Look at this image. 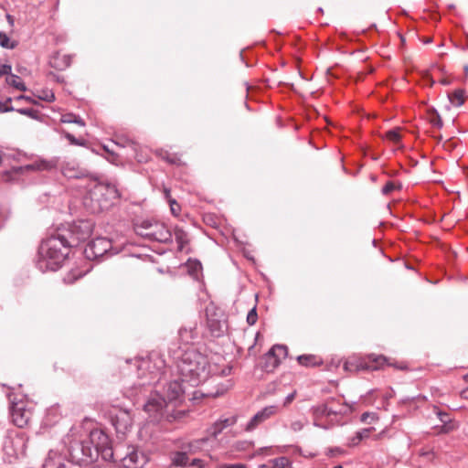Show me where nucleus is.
Returning a JSON list of instances; mask_svg holds the SVG:
<instances>
[{"label":"nucleus","mask_w":468,"mask_h":468,"mask_svg":"<svg viewBox=\"0 0 468 468\" xmlns=\"http://www.w3.org/2000/svg\"><path fill=\"white\" fill-rule=\"evenodd\" d=\"M303 428V423L301 420H294L291 423V429L293 431H300Z\"/></svg>","instance_id":"3c124183"},{"label":"nucleus","mask_w":468,"mask_h":468,"mask_svg":"<svg viewBox=\"0 0 468 468\" xmlns=\"http://www.w3.org/2000/svg\"><path fill=\"white\" fill-rule=\"evenodd\" d=\"M170 465L174 468H187L191 460L190 454L178 447L169 453Z\"/></svg>","instance_id":"dca6fc26"},{"label":"nucleus","mask_w":468,"mask_h":468,"mask_svg":"<svg viewBox=\"0 0 468 468\" xmlns=\"http://www.w3.org/2000/svg\"><path fill=\"white\" fill-rule=\"evenodd\" d=\"M386 139H388V141H390L394 144H398L400 141V134H399V130L393 129V130L388 131L386 133Z\"/></svg>","instance_id":"a19ab883"},{"label":"nucleus","mask_w":468,"mask_h":468,"mask_svg":"<svg viewBox=\"0 0 468 468\" xmlns=\"http://www.w3.org/2000/svg\"><path fill=\"white\" fill-rule=\"evenodd\" d=\"M167 161H168L169 163H173V164H174V163H176V159H175V158H171V159H170V158H167Z\"/></svg>","instance_id":"69168bd1"},{"label":"nucleus","mask_w":468,"mask_h":468,"mask_svg":"<svg viewBox=\"0 0 468 468\" xmlns=\"http://www.w3.org/2000/svg\"><path fill=\"white\" fill-rule=\"evenodd\" d=\"M135 233L153 242L172 243L173 234L164 222L154 219H144L134 224Z\"/></svg>","instance_id":"423d86ee"},{"label":"nucleus","mask_w":468,"mask_h":468,"mask_svg":"<svg viewBox=\"0 0 468 468\" xmlns=\"http://www.w3.org/2000/svg\"><path fill=\"white\" fill-rule=\"evenodd\" d=\"M69 248L66 234L58 232L48 237L39 246L37 267L42 272L57 271L69 255Z\"/></svg>","instance_id":"7ed1b4c3"},{"label":"nucleus","mask_w":468,"mask_h":468,"mask_svg":"<svg viewBox=\"0 0 468 468\" xmlns=\"http://www.w3.org/2000/svg\"><path fill=\"white\" fill-rule=\"evenodd\" d=\"M187 333H188V332H187V330H186V328H184V329H180V330H179V335H180V336H181L184 340H186V341H188V338H187L186 336H185V335H186Z\"/></svg>","instance_id":"052dcab7"},{"label":"nucleus","mask_w":468,"mask_h":468,"mask_svg":"<svg viewBox=\"0 0 468 468\" xmlns=\"http://www.w3.org/2000/svg\"><path fill=\"white\" fill-rule=\"evenodd\" d=\"M185 393L186 388L181 382L170 381L164 388L163 393L154 391L150 395L144 404V411L153 421H172L181 416V412L175 413L174 409L183 400Z\"/></svg>","instance_id":"f03ea898"},{"label":"nucleus","mask_w":468,"mask_h":468,"mask_svg":"<svg viewBox=\"0 0 468 468\" xmlns=\"http://www.w3.org/2000/svg\"><path fill=\"white\" fill-rule=\"evenodd\" d=\"M259 468H274V465H273L272 461L271 460V461H270V462H268L267 463L261 464V465L259 466Z\"/></svg>","instance_id":"bf43d9fd"},{"label":"nucleus","mask_w":468,"mask_h":468,"mask_svg":"<svg viewBox=\"0 0 468 468\" xmlns=\"http://www.w3.org/2000/svg\"><path fill=\"white\" fill-rule=\"evenodd\" d=\"M219 468H247L245 464L242 463H231V464H222Z\"/></svg>","instance_id":"5fc2aeb1"},{"label":"nucleus","mask_w":468,"mask_h":468,"mask_svg":"<svg viewBox=\"0 0 468 468\" xmlns=\"http://www.w3.org/2000/svg\"><path fill=\"white\" fill-rule=\"evenodd\" d=\"M25 446L22 437H12L5 430V438L2 439L0 445V458L5 463H13L19 454H24Z\"/></svg>","instance_id":"6e6552de"},{"label":"nucleus","mask_w":468,"mask_h":468,"mask_svg":"<svg viewBox=\"0 0 468 468\" xmlns=\"http://www.w3.org/2000/svg\"><path fill=\"white\" fill-rule=\"evenodd\" d=\"M163 367H164V361H163V360H160V361H159V366H158V367H157V372H156V373H158V372H159ZM156 375H157V374H155V376H156Z\"/></svg>","instance_id":"e2e57ef3"},{"label":"nucleus","mask_w":468,"mask_h":468,"mask_svg":"<svg viewBox=\"0 0 468 468\" xmlns=\"http://www.w3.org/2000/svg\"><path fill=\"white\" fill-rule=\"evenodd\" d=\"M71 64V57L69 55L55 53L49 59L50 67L58 69L64 70Z\"/></svg>","instance_id":"a211bd4d"},{"label":"nucleus","mask_w":468,"mask_h":468,"mask_svg":"<svg viewBox=\"0 0 468 468\" xmlns=\"http://www.w3.org/2000/svg\"><path fill=\"white\" fill-rule=\"evenodd\" d=\"M0 46L7 49H14L17 46V42L10 39L4 32H0Z\"/></svg>","instance_id":"c756f323"},{"label":"nucleus","mask_w":468,"mask_h":468,"mask_svg":"<svg viewBox=\"0 0 468 468\" xmlns=\"http://www.w3.org/2000/svg\"><path fill=\"white\" fill-rule=\"evenodd\" d=\"M17 112L20 114L29 116L31 118H35L37 115V112L32 108H22V109H18Z\"/></svg>","instance_id":"49530a36"},{"label":"nucleus","mask_w":468,"mask_h":468,"mask_svg":"<svg viewBox=\"0 0 468 468\" xmlns=\"http://www.w3.org/2000/svg\"><path fill=\"white\" fill-rule=\"evenodd\" d=\"M224 429V424L219 423L218 420L208 429V433L213 437H217Z\"/></svg>","instance_id":"58836bf2"},{"label":"nucleus","mask_w":468,"mask_h":468,"mask_svg":"<svg viewBox=\"0 0 468 468\" xmlns=\"http://www.w3.org/2000/svg\"><path fill=\"white\" fill-rule=\"evenodd\" d=\"M233 387V381L231 379H226L222 382L217 384V390L211 393L213 397H219L225 394L228 390H229Z\"/></svg>","instance_id":"cd10ccee"},{"label":"nucleus","mask_w":468,"mask_h":468,"mask_svg":"<svg viewBox=\"0 0 468 468\" xmlns=\"http://www.w3.org/2000/svg\"><path fill=\"white\" fill-rule=\"evenodd\" d=\"M372 428L363 429L358 431L356 434V437L352 440V444H356L363 439L367 438L371 433Z\"/></svg>","instance_id":"c9c22d12"},{"label":"nucleus","mask_w":468,"mask_h":468,"mask_svg":"<svg viewBox=\"0 0 468 468\" xmlns=\"http://www.w3.org/2000/svg\"><path fill=\"white\" fill-rule=\"evenodd\" d=\"M60 416L58 406H52L47 411L48 421H57V419Z\"/></svg>","instance_id":"e433bc0d"},{"label":"nucleus","mask_w":468,"mask_h":468,"mask_svg":"<svg viewBox=\"0 0 468 468\" xmlns=\"http://www.w3.org/2000/svg\"><path fill=\"white\" fill-rule=\"evenodd\" d=\"M368 416H369V414H368V413H367V412H366V413H363L362 418H361V419H362V420H363V421H365V420L367 419V417H368Z\"/></svg>","instance_id":"0e129e2a"},{"label":"nucleus","mask_w":468,"mask_h":468,"mask_svg":"<svg viewBox=\"0 0 468 468\" xmlns=\"http://www.w3.org/2000/svg\"><path fill=\"white\" fill-rule=\"evenodd\" d=\"M145 364H147V362L146 361H143L142 364L139 366V367L140 368L143 367Z\"/></svg>","instance_id":"338daca9"},{"label":"nucleus","mask_w":468,"mask_h":468,"mask_svg":"<svg viewBox=\"0 0 468 468\" xmlns=\"http://www.w3.org/2000/svg\"><path fill=\"white\" fill-rule=\"evenodd\" d=\"M270 350L271 354L275 355L279 362H282L288 355L287 346L283 345H274Z\"/></svg>","instance_id":"c85d7f7f"},{"label":"nucleus","mask_w":468,"mask_h":468,"mask_svg":"<svg viewBox=\"0 0 468 468\" xmlns=\"http://www.w3.org/2000/svg\"><path fill=\"white\" fill-rule=\"evenodd\" d=\"M207 441V438L183 441L179 444V448L188 454H196L202 450L203 445Z\"/></svg>","instance_id":"6ab92c4d"},{"label":"nucleus","mask_w":468,"mask_h":468,"mask_svg":"<svg viewBox=\"0 0 468 468\" xmlns=\"http://www.w3.org/2000/svg\"><path fill=\"white\" fill-rule=\"evenodd\" d=\"M64 136H65L66 139L69 140L70 144L80 145V146H84L86 144V141L85 140L78 139L73 134H71V133H69L68 132L64 133Z\"/></svg>","instance_id":"ea45409f"},{"label":"nucleus","mask_w":468,"mask_h":468,"mask_svg":"<svg viewBox=\"0 0 468 468\" xmlns=\"http://www.w3.org/2000/svg\"><path fill=\"white\" fill-rule=\"evenodd\" d=\"M328 400H333L332 402V405L336 408V409H339L341 406H345L346 407V412L347 411V406L344 403H340L339 401L336 402V400L335 399H329Z\"/></svg>","instance_id":"4d7b16f0"},{"label":"nucleus","mask_w":468,"mask_h":468,"mask_svg":"<svg viewBox=\"0 0 468 468\" xmlns=\"http://www.w3.org/2000/svg\"><path fill=\"white\" fill-rule=\"evenodd\" d=\"M61 173L67 178H80L85 176V172L79 168L75 163H65L61 166Z\"/></svg>","instance_id":"aec40b11"},{"label":"nucleus","mask_w":468,"mask_h":468,"mask_svg":"<svg viewBox=\"0 0 468 468\" xmlns=\"http://www.w3.org/2000/svg\"><path fill=\"white\" fill-rule=\"evenodd\" d=\"M30 410L24 408L22 404H14L11 408V419L13 423L19 427H25L31 419Z\"/></svg>","instance_id":"2eb2a0df"},{"label":"nucleus","mask_w":468,"mask_h":468,"mask_svg":"<svg viewBox=\"0 0 468 468\" xmlns=\"http://www.w3.org/2000/svg\"><path fill=\"white\" fill-rule=\"evenodd\" d=\"M112 142L120 146V147H122V148H125V147H129L131 148L132 150V156L136 158V152L138 150V144L133 141L132 139L128 138L127 136H124V135H115V139L112 140Z\"/></svg>","instance_id":"412c9836"},{"label":"nucleus","mask_w":468,"mask_h":468,"mask_svg":"<svg viewBox=\"0 0 468 468\" xmlns=\"http://www.w3.org/2000/svg\"><path fill=\"white\" fill-rule=\"evenodd\" d=\"M433 412L437 415L440 421L445 425V431H448L452 428V426H450L452 419L449 413H447L446 411H441L437 406H433Z\"/></svg>","instance_id":"bb28decb"},{"label":"nucleus","mask_w":468,"mask_h":468,"mask_svg":"<svg viewBox=\"0 0 468 468\" xmlns=\"http://www.w3.org/2000/svg\"><path fill=\"white\" fill-rule=\"evenodd\" d=\"M271 461L273 463L274 468H287L291 464L290 460L284 456L275 458Z\"/></svg>","instance_id":"4c0bfd02"},{"label":"nucleus","mask_w":468,"mask_h":468,"mask_svg":"<svg viewBox=\"0 0 468 468\" xmlns=\"http://www.w3.org/2000/svg\"><path fill=\"white\" fill-rule=\"evenodd\" d=\"M461 396L464 399H468V387L461 392Z\"/></svg>","instance_id":"680f3d73"},{"label":"nucleus","mask_w":468,"mask_h":468,"mask_svg":"<svg viewBox=\"0 0 468 468\" xmlns=\"http://www.w3.org/2000/svg\"><path fill=\"white\" fill-rule=\"evenodd\" d=\"M63 444L69 455V462L54 451H49L43 468H80L95 462L99 455L104 461L114 458L113 448L108 435L101 430H92L87 433L80 426L72 427L63 439Z\"/></svg>","instance_id":"f257e3e1"},{"label":"nucleus","mask_w":468,"mask_h":468,"mask_svg":"<svg viewBox=\"0 0 468 468\" xmlns=\"http://www.w3.org/2000/svg\"><path fill=\"white\" fill-rule=\"evenodd\" d=\"M116 452L117 454H114V458L108 462H121L122 465L127 468H140L146 463L145 455L133 446L127 447V451L124 454L120 452L119 448L113 449V452Z\"/></svg>","instance_id":"9d476101"},{"label":"nucleus","mask_w":468,"mask_h":468,"mask_svg":"<svg viewBox=\"0 0 468 468\" xmlns=\"http://www.w3.org/2000/svg\"><path fill=\"white\" fill-rule=\"evenodd\" d=\"M396 188L393 182H388L382 188V194L388 195Z\"/></svg>","instance_id":"09e8293b"},{"label":"nucleus","mask_w":468,"mask_h":468,"mask_svg":"<svg viewBox=\"0 0 468 468\" xmlns=\"http://www.w3.org/2000/svg\"><path fill=\"white\" fill-rule=\"evenodd\" d=\"M11 101V98H7L5 102H0V112H12L15 110L12 106L9 105Z\"/></svg>","instance_id":"c03bdc74"},{"label":"nucleus","mask_w":468,"mask_h":468,"mask_svg":"<svg viewBox=\"0 0 468 468\" xmlns=\"http://www.w3.org/2000/svg\"><path fill=\"white\" fill-rule=\"evenodd\" d=\"M463 378H464V380H465L466 382H468V374L464 375V376H463Z\"/></svg>","instance_id":"774afa93"},{"label":"nucleus","mask_w":468,"mask_h":468,"mask_svg":"<svg viewBox=\"0 0 468 468\" xmlns=\"http://www.w3.org/2000/svg\"><path fill=\"white\" fill-rule=\"evenodd\" d=\"M74 113H66L61 116L60 122L63 123H73Z\"/></svg>","instance_id":"8fccbe9b"},{"label":"nucleus","mask_w":468,"mask_h":468,"mask_svg":"<svg viewBox=\"0 0 468 468\" xmlns=\"http://www.w3.org/2000/svg\"><path fill=\"white\" fill-rule=\"evenodd\" d=\"M16 101H20V100H24V101H29V102H33L35 103V101H33L30 97H27V96H24V95H19L16 98Z\"/></svg>","instance_id":"13d9d810"},{"label":"nucleus","mask_w":468,"mask_h":468,"mask_svg":"<svg viewBox=\"0 0 468 468\" xmlns=\"http://www.w3.org/2000/svg\"><path fill=\"white\" fill-rule=\"evenodd\" d=\"M263 360L262 367L266 372L273 371L281 363L278 361V358L275 357V355L271 354V350L264 356Z\"/></svg>","instance_id":"393cba45"},{"label":"nucleus","mask_w":468,"mask_h":468,"mask_svg":"<svg viewBox=\"0 0 468 468\" xmlns=\"http://www.w3.org/2000/svg\"><path fill=\"white\" fill-rule=\"evenodd\" d=\"M333 400H326L325 403L313 407L314 425L323 429H328L329 426L323 423V418H329L332 415H343L346 413V407L341 406L339 409L332 405Z\"/></svg>","instance_id":"9b49d317"},{"label":"nucleus","mask_w":468,"mask_h":468,"mask_svg":"<svg viewBox=\"0 0 468 468\" xmlns=\"http://www.w3.org/2000/svg\"><path fill=\"white\" fill-rule=\"evenodd\" d=\"M251 446H252L251 441H237L235 447L237 450L245 451V450L250 449Z\"/></svg>","instance_id":"de8ad7c7"},{"label":"nucleus","mask_w":468,"mask_h":468,"mask_svg":"<svg viewBox=\"0 0 468 468\" xmlns=\"http://www.w3.org/2000/svg\"><path fill=\"white\" fill-rule=\"evenodd\" d=\"M218 422L224 424V428L226 429L227 427L232 426L237 422V417L232 416L229 418L220 419L218 420Z\"/></svg>","instance_id":"a18cd8bd"},{"label":"nucleus","mask_w":468,"mask_h":468,"mask_svg":"<svg viewBox=\"0 0 468 468\" xmlns=\"http://www.w3.org/2000/svg\"><path fill=\"white\" fill-rule=\"evenodd\" d=\"M119 252L113 249L112 241L107 238L99 237L89 242L84 249L85 257L88 260H98L104 255H114Z\"/></svg>","instance_id":"1a4fd4ad"},{"label":"nucleus","mask_w":468,"mask_h":468,"mask_svg":"<svg viewBox=\"0 0 468 468\" xmlns=\"http://www.w3.org/2000/svg\"><path fill=\"white\" fill-rule=\"evenodd\" d=\"M5 81L8 85L16 88L18 90L25 91L27 90V87L20 77L15 74H11V72L7 75Z\"/></svg>","instance_id":"a878e982"},{"label":"nucleus","mask_w":468,"mask_h":468,"mask_svg":"<svg viewBox=\"0 0 468 468\" xmlns=\"http://www.w3.org/2000/svg\"><path fill=\"white\" fill-rule=\"evenodd\" d=\"M174 235L177 243L178 250L183 251L185 246L188 243V235L181 228L176 227L174 229Z\"/></svg>","instance_id":"b1692460"},{"label":"nucleus","mask_w":468,"mask_h":468,"mask_svg":"<svg viewBox=\"0 0 468 468\" xmlns=\"http://www.w3.org/2000/svg\"><path fill=\"white\" fill-rule=\"evenodd\" d=\"M165 198L169 202L171 213L174 216H178L179 212L181 210L180 206H179V204L175 199H173L170 197V190L169 189H167V188L165 189Z\"/></svg>","instance_id":"2f4dec72"},{"label":"nucleus","mask_w":468,"mask_h":468,"mask_svg":"<svg viewBox=\"0 0 468 468\" xmlns=\"http://www.w3.org/2000/svg\"><path fill=\"white\" fill-rule=\"evenodd\" d=\"M177 369L181 382L197 387L206 381L209 375L207 357L196 349H187L179 357Z\"/></svg>","instance_id":"20e7f679"},{"label":"nucleus","mask_w":468,"mask_h":468,"mask_svg":"<svg viewBox=\"0 0 468 468\" xmlns=\"http://www.w3.org/2000/svg\"><path fill=\"white\" fill-rule=\"evenodd\" d=\"M208 462L200 458H191L187 468H208Z\"/></svg>","instance_id":"f704fd0d"},{"label":"nucleus","mask_w":468,"mask_h":468,"mask_svg":"<svg viewBox=\"0 0 468 468\" xmlns=\"http://www.w3.org/2000/svg\"><path fill=\"white\" fill-rule=\"evenodd\" d=\"M94 223L90 219L74 221L61 233L66 234L69 246L76 247L85 241L92 233Z\"/></svg>","instance_id":"0eeeda50"},{"label":"nucleus","mask_w":468,"mask_h":468,"mask_svg":"<svg viewBox=\"0 0 468 468\" xmlns=\"http://www.w3.org/2000/svg\"><path fill=\"white\" fill-rule=\"evenodd\" d=\"M207 327L213 336L219 337L225 332L226 324L224 321L210 317L207 318Z\"/></svg>","instance_id":"4be33fe9"},{"label":"nucleus","mask_w":468,"mask_h":468,"mask_svg":"<svg viewBox=\"0 0 468 468\" xmlns=\"http://www.w3.org/2000/svg\"><path fill=\"white\" fill-rule=\"evenodd\" d=\"M295 395H296V391H293V392H292L291 394H289V395L285 398V399H284V401H283L282 406H281V407H282V409L283 407H287L289 404H291V403L292 402V400L294 399Z\"/></svg>","instance_id":"864d4df0"},{"label":"nucleus","mask_w":468,"mask_h":468,"mask_svg":"<svg viewBox=\"0 0 468 468\" xmlns=\"http://www.w3.org/2000/svg\"><path fill=\"white\" fill-rule=\"evenodd\" d=\"M112 422L118 433L124 434L131 429L133 419L129 411L119 410L118 413L112 417Z\"/></svg>","instance_id":"4468645a"},{"label":"nucleus","mask_w":468,"mask_h":468,"mask_svg":"<svg viewBox=\"0 0 468 468\" xmlns=\"http://www.w3.org/2000/svg\"><path fill=\"white\" fill-rule=\"evenodd\" d=\"M73 123H76L81 127H84L85 126V122L83 121L82 118H80V116L78 115H74V121H73Z\"/></svg>","instance_id":"6e6d98bb"},{"label":"nucleus","mask_w":468,"mask_h":468,"mask_svg":"<svg viewBox=\"0 0 468 468\" xmlns=\"http://www.w3.org/2000/svg\"><path fill=\"white\" fill-rule=\"evenodd\" d=\"M297 361L300 365L309 367L316 366L319 363L316 361L315 356L313 355H301L297 357Z\"/></svg>","instance_id":"473e14b6"},{"label":"nucleus","mask_w":468,"mask_h":468,"mask_svg":"<svg viewBox=\"0 0 468 468\" xmlns=\"http://www.w3.org/2000/svg\"><path fill=\"white\" fill-rule=\"evenodd\" d=\"M386 360L382 356H378L372 360V365H367L361 358L350 357L344 364V369L347 372H356L360 370L372 369L376 370Z\"/></svg>","instance_id":"ddd939ff"},{"label":"nucleus","mask_w":468,"mask_h":468,"mask_svg":"<svg viewBox=\"0 0 468 468\" xmlns=\"http://www.w3.org/2000/svg\"><path fill=\"white\" fill-rule=\"evenodd\" d=\"M37 97L44 101L52 102L55 101L54 92L51 90H42L37 91Z\"/></svg>","instance_id":"72a5a7b5"},{"label":"nucleus","mask_w":468,"mask_h":468,"mask_svg":"<svg viewBox=\"0 0 468 468\" xmlns=\"http://www.w3.org/2000/svg\"><path fill=\"white\" fill-rule=\"evenodd\" d=\"M120 197V193L114 184H96L85 196L84 206L92 213H100L109 208Z\"/></svg>","instance_id":"39448f33"},{"label":"nucleus","mask_w":468,"mask_h":468,"mask_svg":"<svg viewBox=\"0 0 468 468\" xmlns=\"http://www.w3.org/2000/svg\"><path fill=\"white\" fill-rule=\"evenodd\" d=\"M282 410L280 405H269L255 413L244 427V431L251 432L265 421L277 415Z\"/></svg>","instance_id":"f8f14e48"},{"label":"nucleus","mask_w":468,"mask_h":468,"mask_svg":"<svg viewBox=\"0 0 468 468\" xmlns=\"http://www.w3.org/2000/svg\"><path fill=\"white\" fill-rule=\"evenodd\" d=\"M11 66L7 64L0 65V77L8 75L11 72Z\"/></svg>","instance_id":"603ef678"},{"label":"nucleus","mask_w":468,"mask_h":468,"mask_svg":"<svg viewBox=\"0 0 468 468\" xmlns=\"http://www.w3.org/2000/svg\"><path fill=\"white\" fill-rule=\"evenodd\" d=\"M430 122L432 124V126H434V127H437V128H441L442 127L441 118L438 114L437 112H435L434 114L431 116Z\"/></svg>","instance_id":"37998d69"},{"label":"nucleus","mask_w":468,"mask_h":468,"mask_svg":"<svg viewBox=\"0 0 468 468\" xmlns=\"http://www.w3.org/2000/svg\"><path fill=\"white\" fill-rule=\"evenodd\" d=\"M258 320V314H257V310H256V306H254L252 309H250V311L248 313V315H247V323L250 324V325H253L256 324Z\"/></svg>","instance_id":"79ce46f5"},{"label":"nucleus","mask_w":468,"mask_h":468,"mask_svg":"<svg viewBox=\"0 0 468 468\" xmlns=\"http://www.w3.org/2000/svg\"><path fill=\"white\" fill-rule=\"evenodd\" d=\"M54 166H55V163L53 161L37 160L29 165L14 167V170L16 173H23L25 171L50 170Z\"/></svg>","instance_id":"f3484780"},{"label":"nucleus","mask_w":468,"mask_h":468,"mask_svg":"<svg viewBox=\"0 0 468 468\" xmlns=\"http://www.w3.org/2000/svg\"><path fill=\"white\" fill-rule=\"evenodd\" d=\"M463 90H457L452 94H449V100L453 106L459 107L463 103Z\"/></svg>","instance_id":"7c9ffc66"},{"label":"nucleus","mask_w":468,"mask_h":468,"mask_svg":"<svg viewBox=\"0 0 468 468\" xmlns=\"http://www.w3.org/2000/svg\"><path fill=\"white\" fill-rule=\"evenodd\" d=\"M93 153L103 155L112 164H117L119 161V155L109 148L108 145L102 144L100 149L92 148Z\"/></svg>","instance_id":"5701e85b"}]
</instances>
